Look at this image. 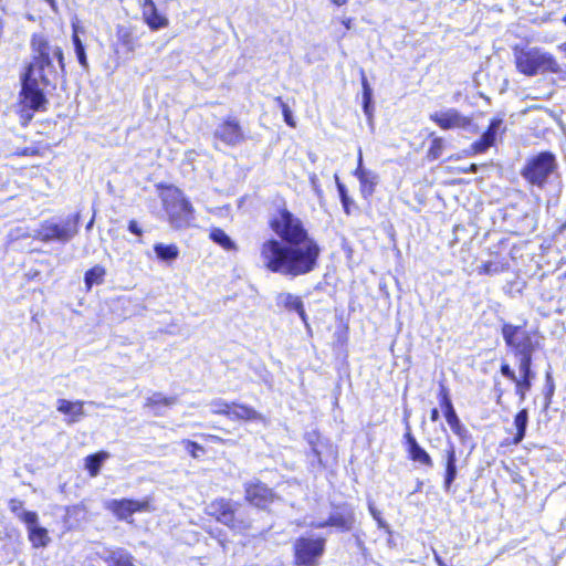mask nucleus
<instances>
[{"label":"nucleus","mask_w":566,"mask_h":566,"mask_svg":"<svg viewBox=\"0 0 566 566\" xmlns=\"http://www.w3.org/2000/svg\"><path fill=\"white\" fill-rule=\"evenodd\" d=\"M199 437L206 442H211V443H216V444L231 446V447L237 444V441L233 439H226L220 436L212 434V433H200Z\"/></svg>","instance_id":"nucleus-41"},{"label":"nucleus","mask_w":566,"mask_h":566,"mask_svg":"<svg viewBox=\"0 0 566 566\" xmlns=\"http://www.w3.org/2000/svg\"><path fill=\"white\" fill-rule=\"evenodd\" d=\"M448 424L455 436L464 440L469 436L468 429L461 423L455 410H449L444 415Z\"/></svg>","instance_id":"nucleus-33"},{"label":"nucleus","mask_w":566,"mask_h":566,"mask_svg":"<svg viewBox=\"0 0 566 566\" xmlns=\"http://www.w3.org/2000/svg\"><path fill=\"white\" fill-rule=\"evenodd\" d=\"M105 275H106V269L105 266L101 265V264H96L94 266H92L91 269H88L85 273H84V284H85V289L86 291H90L93 285H99L104 282V279H105Z\"/></svg>","instance_id":"nucleus-28"},{"label":"nucleus","mask_w":566,"mask_h":566,"mask_svg":"<svg viewBox=\"0 0 566 566\" xmlns=\"http://www.w3.org/2000/svg\"><path fill=\"white\" fill-rule=\"evenodd\" d=\"M338 190H339V195H340V199H342L344 209L347 213H349V198L346 195V190H345L344 186L338 185Z\"/></svg>","instance_id":"nucleus-51"},{"label":"nucleus","mask_w":566,"mask_h":566,"mask_svg":"<svg viewBox=\"0 0 566 566\" xmlns=\"http://www.w3.org/2000/svg\"><path fill=\"white\" fill-rule=\"evenodd\" d=\"M93 222H94V218H92V219L90 220V222L87 223V226H86V229H87V230H90V229L92 228Z\"/></svg>","instance_id":"nucleus-59"},{"label":"nucleus","mask_w":566,"mask_h":566,"mask_svg":"<svg viewBox=\"0 0 566 566\" xmlns=\"http://www.w3.org/2000/svg\"><path fill=\"white\" fill-rule=\"evenodd\" d=\"M517 366L520 373L517 379H525L526 381L532 384L533 379L535 378V373L532 370V366Z\"/></svg>","instance_id":"nucleus-46"},{"label":"nucleus","mask_w":566,"mask_h":566,"mask_svg":"<svg viewBox=\"0 0 566 566\" xmlns=\"http://www.w3.org/2000/svg\"><path fill=\"white\" fill-rule=\"evenodd\" d=\"M443 460L446 468L443 484L444 490L449 491L458 474L455 447L451 441H448V447L443 451Z\"/></svg>","instance_id":"nucleus-20"},{"label":"nucleus","mask_w":566,"mask_h":566,"mask_svg":"<svg viewBox=\"0 0 566 566\" xmlns=\"http://www.w3.org/2000/svg\"><path fill=\"white\" fill-rule=\"evenodd\" d=\"M157 189L172 192L176 196V200L171 203L168 212L169 223L176 229L189 227L195 219V208L190 200L184 196L178 187L172 185L158 184Z\"/></svg>","instance_id":"nucleus-8"},{"label":"nucleus","mask_w":566,"mask_h":566,"mask_svg":"<svg viewBox=\"0 0 566 566\" xmlns=\"http://www.w3.org/2000/svg\"><path fill=\"white\" fill-rule=\"evenodd\" d=\"M314 452L316 454L317 458H319V453L314 449ZM321 461V459H318Z\"/></svg>","instance_id":"nucleus-60"},{"label":"nucleus","mask_w":566,"mask_h":566,"mask_svg":"<svg viewBox=\"0 0 566 566\" xmlns=\"http://www.w3.org/2000/svg\"><path fill=\"white\" fill-rule=\"evenodd\" d=\"M180 443L182 444V447L185 448V450L187 451L191 459L197 460L206 454L205 447L198 443L197 441L190 439H182Z\"/></svg>","instance_id":"nucleus-37"},{"label":"nucleus","mask_w":566,"mask_h":566,"mask_svg":"<svg viewBox=\"0 0 566 566\" xmlns=\"http://www.w3.org/2000/svg\"><path fill=\"white\" fill-rule=\"evenodd\" d=\"M31 61L21 73V90L17 114L20 124L27 127L34 113L46 112L49 99L46 94L55 91L59 75H65L66 63L62 46L52 44L42 33H33L30 38Z\"/></svg>","instance_id":"nucleus-2"},{"label":"nucleus","mask_w":566,"mask_h":566,"mask_svg":"<svg viewBox=\"0 0 566 566\" xmlns=\"http://www.w3.org/2000/svg\"><path fill=\"white\" fill-rule=\"evenodd\" d=\"M243 500L254 509L270 513L280 496L262 480L252 479L243 484Z\"/></svg>","instance_id":"nucleus-9"},{"label":"nucleus","mask_w":566,"mask_h":566,"mask_svg":"<svg viewBox=\"0 0 566 566\" xmlns=\"http://www.w3.org/2000/svg\"><path fill=\"white\" fill-rule=\"evenodd\" d=\"M56 410L66 416L67 423H75L84 416V401L75 400L70 401L67 399H57Z\"/></svg>","instance_id":"nucleus-19"},{"label":"nucleus","mask_w":566,"mask_h":566,"mask_svg":"<svg viewBox=\"0 0 566 566\" xmlns=\"http://www.w3.org/2000/svg\"><path fill=\"white\" fill-rule=\"evenodd\" d=\"M72 43L81 67L84 71L88 70V60L86 55L85 45L78 35L77 27L75 24H73Z\"/></svg>","instance_id":"nucleus-30"},{"label":"nucleus","mask_w":566,"mask_h":566,"mask_svg":"<svg viewBox=\"0 0 566 566\" xmlns=\"http://www.w3.org/2000/svg\"><path fill=\"white\" fill-rule=\"evenodd\" d=\"M564 45H565V50H566V43Z\"/></svg>","instance_id":"nucleus-63"},{"label":"nucleus","mask_w":566,"mask_h":566,"mask_svg":"<svg viewBox=\"0 0 566 566\" xmlns=\"http://www.w3.org/2000/svg\"><path fill=\"white\" fill-rule=\"evenodd\" d=\"M494 391H495V394H496V403H497V405H501V403H502V397H503L504 391H503V389H502L500 386H497V385H495V386H494Z\"/></svg>","instance_id":"nucleus-54"},{"label":"nucleus","mask_w":566,"mask_h":566,"mask_svg":"<svg viewBox=\"0 0 566 566\" xmlns=\"http://www.w3.org/2000/svg\"><path fill=\"white\" fill-rule=\"evenodd\" d=\"M268 227L277 238H266L259 247V259L266 272L295 279L318 268L322 248L285 201L270 216Z\"/></svg>","instance_id":"nucleus-1"},{"label":"nucleus","mask_w":566,"mask_h":566,"mask_svg":"<svg viewBox=\"0 0 566 566\" xmlns=\"http://www.w3.org/2000/svg\"><path fill=\"white\" fill-rule=\"evenodd\" d=\"M557 170L556 156L551 151H542L526 160L521 176L531 185L543 188Z\"/></svg>","instance_id":"nucleus-5"},{"label":"nucleus","mask_w":566,"mask_h":566,"mask_svg":"<svg viewBox=\"0 0 566 566\" xmlns=\"http://www.w3.org/2000/svg\"><path fill=\"white\" fill-rule=\"evenodd\" d=\"M46 146L38 142L31 146L17 148L13 153V157H42L45 154Z\"/></svg>","instance_id":"nucleus-35"},{"label":"nucleus","mask_w":566,"mask_h":566,"mask_svg":"<svg viewBox=\"0 0 566 566\" xmlns=\"http://www.w3.org/2000/svg\"><path fill=\"white\" fill-rule=\"evenodd\" d=\"M361 85H363V109L368 119V124H369L370 128L373 129L374 128V122H373L374 105H373V99H371L373 90L369 86V84L367 83L365 75H363V77H361Z\"/></svg>","instance_id":"nucleus-27"},{"label":"nucleus","mask_w":566,"mask_h":566,"mask_svg":"<svg viewBox=\"0 0 566 566\" xmlns=\"http://www.w3.org/2000/svg\"><path fill=\"white\" fill-rule=\"evenodd\" d=\"M207 533L210 535V537L217 539L222 547L227 546L228 538L222 531L213 532L212 530H208Z\"/></svg>","instance_id":"nucleus-49"},{"label":"nucleus","mask_w":566,"mask_h":566,"mask_svg":"<svg viewBox=\"0 0 566 566\" xmlns=\"http://www.w3.org/2000/svg\"><path fill=\"white\" fill-rule=\"evenodd\" d=\"M468 171L475 174L478 171V166L475 164H471V166H470Z\"/></svg>","instance_id":"nucleus-56"},{"label":"nucleus","mask_w":566,"mask_h":566,"mask_svg":"<svg viewBox=\"0 0 566 566\" xmlns=\"http://www.w3.org/2000/svg\"><path fill=\"white\" fill-rule=\"evenodd\" d=\"M535 349L536 348H530L524 352L514 354V356L517 358V365L532 366L533 354H534Z\"/></svg>","instance_id":"nucleus-45"},{"label":"nucleus","mask_w":566,"mask_h":566,"mask_svg":"<svg viewBox=\"0 0 566 566\" xmlns=\"http://www.w3.org/2000/svg\"><path fill=\"white\" fill-rule=\"evenodd\" d=\"M439 398L440 406L443 409L444 413L449 412V410H454V407L449 396V391L444 386H441L440 388Z\"/></svg>","instance_id":"nucleus-44"},{"label":"nucleus","mask_w":566,"mask_h":566,"mask_svg":"<svg viewBox=\"0 0 566 566\" xmlns=\"http://www.w3.org/2000/svg\"><path fill=\"white\" fill-rule=\"evenodd\" d=\"M78 212L69 216L63 223H57L53 220H44L35 231V238L41 242H66L78 232Z\"/></svg>","instance_id":"nucleus-7"},{"label":"nucleus","mask_w":566,"mask_h":566,"mask_svg":"<svg viewBox=\"0 0 566 566\" xmlns=\"http://www.w3.org/2000/svg\"><path fill=\"white\" fill-rule=\"evenodd\" d=\"M336 343L338 346H343L346 344L348 339V326H339L338 331L336 332Z\"/></svg>","instance_id":"nucleus-48"},{"label":"nucleus","mask_w":566,"mask_h":566,"mask_svg":"<svg viewBox=\"0 0 566 566\" xmlns=\"http://www.w3.org/2000/svg\"><path fill=\"white\" fill-rule=\"evenodd\" d=\"M209 239L224 251H238L235 242L219 227H212L209 230Z\"/></svg>","instance_id":"nucleus-26"},{"label":"nucleus","mask_w":566,"mask_h":566,"mask_svg":"<svg viewBox=\"0 0 566 566\" xmlns=\"http://www.w3.org/2000/svg\"><path fill=\"white\" fill-rule=\"evenodd\" d=\"M50 7L55 8L56 7V0H44Z\"/></svg>","instance_id":"nucleus-57"},{"label":"nucleus","mask_w":566,"mask_h":566,"mask_svg":"<svg viewBox=\"0 0 566 566\" xmlns=\"http://www.w3.org/2000/svg\"><path fill=\"white\" fill-rule=\"evenodd\" d=\"M105 509L118 521H129L136 513L151 512L155 510L151 497H145L143 500L126 497L114 499L105 504Z\"/></svg>","instance_id":"nucleus-10"},{"label":"nucleus","mask_w":566,"mask_h":566,"mask_svg":"<svg viewBox=\"0 0 566 566\" xmlns=\"http://www.w3.org/2000/svg\"><path fill=\"white\" fill-rule=\"evenodd\" d=\"M274 102L281 108L285 124L291 128H295L296 122L292 115V111H291L290 106L287 105V103L284 102L282 96H276L274 98Z\"/></svg>","instance_id":"nucleus-39"},{"label":"nucleus","mask_w":566,"mask_h":566,"mask_svg":"<svg viewBox=\"0 0 566 566\" xmlns=\"http://www.w3.org/2000/svg\"><path fill=\"white\" fill-rule=\"evenodd\" d=\"M515 384V394L518 396L520 402L522 403L526 399V394L531 389L532 384L525 379H517L513 381Z\"/></svg>","instance_id":"nucleus-42"},{"label":"nucleus","mask_w":566,"mask_h":566,"mask_svg":"<svg viewBox=\"0 0 566 566\" xmlns=\"http://www.w3.org/2000/svg\"><path fill=\"white\" fill-rule=\"evenodd\" d=\"M128 231L138 237L143 234V229L138 226L136 220H129Z\"/></svg>","instance_id":"nucleus-52"},{"label":"nucleus","mask_w":566,"mask_h":566,"mask_svg":"<svg viewBox=\"0 0 566 566\" xmlns=\"http://www.w3.org/2000/svg\"><path fill=\"white\" fill-rule=\"evenodd\" d=\"M9 510L11 513H13L15 516L20 518V515L23 513L22 509L24 506L23 501L19 499H10L8 502Z\"/></svg>","instance_id":"nucleus-47"},{"label":"nucleus","mask_w":566,"mask_h":566,"mask_svg":"<svg viewBox=\"0 0 566 566\" xmlns=\"http://www.w3.org/2000/svg\"><path fill=\"white\" fill-rule=\"evenodd\" d=\"M546 378H547V381H551V379H552L549 374L546 375Z\"/></svg>","instance_id":"nucleus-61"},{"label":"nucleus","mask_w":566,"mask_h":566,"mask_svg":"<svg viewBox=\"0 0 566 566\" xmlns=\"http://www.w3.org/2000/svg\"><path fill=\"white\" fill-rule=\"evenodd\" d=\"M140 8L143 20L151 31L168 27L169 20L158 12L154 0H143Z\"/></svg>","instance_id":"nucleus-16"},{"label":"nucleus","mask_w":566,"mask_h":566,"mask_svg":"<svg viewBox=\"0 0 566 566\" xmlns=\"http://www.w3.org/2000/svg\"><path fill=\"white\" fill-rule=\"evenodd\" d=\"M178 403L177 396H166L161 392H154L144 401V408L150 410L156 416L164 415V411Z\"/></svg>","instance_id":"nucleus-18"},{"label":"nucleus","mask_w":566,"mask_h":566,"mask_svg":"<svg viewBox=\"0 0 566 566\" xmlns=\"http://www.w3.org/2000/svg\"><path fill=\"white\" fill-rule=\"evenodd\" d=\"M439 417H440V415H439V410H438L437 408H433V409L431 410V412H430V419H431V421H433V422L438 421V420H439Z\"/></svg>","instance_id":"nucleus-55"},{"label":"nucleus","mask_w":566,"mask_h":566,"mask_svg":"<svg viewBox=\"0 0 566 566\" xmlns=\"http://www.w3.org/2000/svg\"><path fill=\"white\" fill-rule=\"evenodd\" d=\"M503 271V266L500 265L499 263H494V262H485L483 263L481 266L478 268V273L479 274H484V275H494V274H499Z\"/></svg>","instance_id":"nucleus-43"},{"label":"nucleus","mask_w":566,"mask_h":566,"mask_svg":"<svg viewBox=\"0 0 566 566\" xmlns=\"http://www.w3.org/2000/svg\"><path fill=\"white\" fill-rule=\"evenodd\" d=\"M514 62L517 71L526 76H535L546 72L557 73L560 71L555 57L538 48H515Z\"/></svg>","instance_id":"nucleus-4"},{"label":"nucleus","mask_w":566,"mask_h":566,"mask_svg":"<svg viewBox=\"0 0 566 566\" xmlns=\"http://www.w3.org/2000/svg\"><path fill=\"white\" fill-rule=\"evenodd\" d=\"M506 127L502 118H492L488 129L482 134L481 138L470 146V154H483L495 145L499 135L505 132Z\"/></svg>","instance_id":"nucleus-15"},{"label":"nucleus","mask_w":566,"mask_h":566,"mask_svg":"<svg viewBox=\"0 0 566 566\" xmlns=\"http://www.w3.org/2000/svg\"><path fill=\"white\" fill-rule=\"evenodd\" d=\"M229 420L238 422H264L265 418L261 412L250 405L233 401Z\"/></svg>","instance_id":"nucleus-17"},{"label":"nucleus","mask_w":566,"mask_h":566,"mask_svg":"<svg viewBox=\"0 0 566 566\" xmlns=\"http://www.w3.org/2000/svg\"><path fill=\"white\" fill-rule=\"evenodd\" d=\"M117 43L125 52H134L138 46V36L135 34L134 29L125 25L116 27Z\"/></svg>","instance_id":"nucleus-23"},{"label":"nucleus","mask_w":566,"mask_h":566,"mask_svg":"<svg viewBox=\"0 0 566 566\" xmlns=\"http://www.w3.org/2000/svg\"><path fill=\"white\" fill-rule=\"evenodd\" d=\"M326 551L322 535H301L293 543V566H318Z\"/></svg>","instance_id":"nucleus-6"},{"label":"nucleus","mask_w":566,"mask_h":566,"mask_svg":"<svg viewBox=\"0 0 566 566\" xmlns=\"http://www.w3.org/2000/svg\"><path fill=\"white\" fill-rule=\"evenodd\" d=\"M429 118L444 130L460 128L470 133L478 132V126L473 124L472 119L464 116L457 108H447L434 112L430 114Z\"/></svg>","instance_id":"nucleus-11"},{"label":"nucleus","mask_w":566,"mask_h":566,"mask_svg":"<svg viewBox=\"0 0 566 566\" xmlns=\"http://www.w3.org/2000/svg\"><path fill=\"white\" fill-rule=\"evenodd\" d=\"M443 147H444V144H443V139L442 138H434L432 142H431V145L428 149V158L430 160H436L438 158L441 157L442 153H443Z\"/></svg>","instance_id":"nucleus-40"},{"label":"nucleus","mask_w":566,"mask_h":566,"mask_svg":"<svg viewBox=\"0 0 566 566\" xmlns=\"http://www.w3.org/2000/svg\"><path fill=\"white\" fill-rule=\"evenodd\" d=\"M356 177L360 181V191L364 197H367L373 193L374 187L378 182V177L376 174L369 170H365L361 168V155L359 154L358 166L356 167Z\"/></svg>","instance_id":"nucleus-22"},{"label":"nucleus","mask_w":566,"mask_h":566,"mask_svg":"<svg viewBox=\"0 0 566 566\" xmlns=\"http://www.w3.org/2000/svg\"><path fill=\"white\" fill-rule=\"evenodd\" d=\"M502 336L506 346L512 349L513 354L530 348H536V343L533 340L531 333L523 326L504 323L502 326Z\"/></svg>","instance_id":"nucleus-12"},{"label":"nucleus","mask_w":566,"mask_h":566,"mask_svg":"<svg viewBox=\"0 0 566 566\" xmlns=\"http://www.w3.org/2000/svg\"><path fill=\"white\" fill-rule=\"evenodd\" d=\"M405 439L408 446V453L412 461L418 462L426 467H432L433 462L429 453L417 442L416 438L411 434L409 426Z\"/></svg>","instance_id":"nucleus-21"},{"label":"nucleus","mask_w":566,"mask_h":566,"mask_svg":"<svg viewBox=\"0 0 566 566\" xmlns=\"http://www.w3.org/2000/svg\"><path fill=\"white\" fill-rule=\"evenodd\" d=\"M20 521L28 526V538L33 548L45 547L50 543L48 530L38 526V514L34 511H24L20 515Z\"/></svg>","instance_id":"nucleus-14"},{"label":"nucleus","mask_w":566,"mask_h":566,"mask_svg":"<svg viewBox=\"0 0 566 566\" xmlns=\"http://www.w3.org/2000/svg\"><path fill=\"white\" fill-rule=\"evenodd\" d=\"M331 1L337 6H340V4H344L347 0H331Z\"/></svg>","instance_id":"nucleus-58"},{"label":"nucleus","mask_w":566,"mask_h":566,"mask_svg":"<svg viewBox=\"0 0 566 566\" xmlns=\"http://www.w3.org/2000/svg\"><path fill=\"white\" fill-rule=\"evenodd\" d=\"M210 406L212 415L222 416L229 419L231 408L233 407V401H227L224 399L218 398L212 400Z\"/></svg>","instance_id":"nucleus-36"},{"label":"nucleus","mask_w":566,"mask_h":566,"mask_svg":"<svg viewBox=\"0 0 566 566\" xmlns=\"http://www.w3.org/2000/svg\"><path fill=\"white\" fill-rule=\"evenodd\" d=\"M213 137L227 146L234 147L245 140L244 129L233 116L224 117L213 133Z\"/></svg>","instance_id":"nucleus-13"},{"label":"nucleus","mask_w":566,"mask_h":566,"mask_svg":"<svg viewBox=\"0 0 566 566\" xmlns=\"http://www.w3.org/2000/svg\"><path fill=\"white\" fill-rule=\"evenodd\" d=\"M501 374L512 381L516 380L517 378L515 371L511 368V366L507 363H503L501 365Z\"/></svg>","instance_id":"nucleus-50"},{"label":"nucleus","mask_w":566,"mask_h":566,"mask_svg":"<svg viewBox=\"0 0 566 566\" xmlns=\"http://www.w3.org/2000/svg\"><path fill=\"white\" fill-rule=\"evenodd\" d=\"M154 251L158 259L163 261H172L179 256V249L175 243L164 244L156 243L154 245Z\"/></svg>","instance_id":"nucleus-32"},{"label":"nucleus","mask_w":566,"mask_h":566,"mask_svg":"<svg viewBox=\"0 0 566 566\" xmlns=\"http://www.w3.org/2000/svg\"><path fill=\"white\" fill-rule=\"evenodd\" d=\"M349 526H350L349 514H344V513H335V514L329 515L324 521H319V522L311 524V527H313V528L337 527L343 531L348 530Z\"/></svg>","instance_id":"nucleus-24"},{"label":"nucleus","mask_w":566,"mask_h":566,"mask_svg":"<svg viewBox=\"0 0 566 566\" xmlns=\"http://www.w3.org/2000/svg\"><path fill=\"white\" fill-rule=\"evenodd\" d=\"M203 515L208 521L223 525L233 534L244 535L253 527V521L242 503L230 497L217 496L203 507Z\"/></svg>","instance_id":"nucleus-3"},{"label":"nucleus","mask_w":566,"mask_h":566,"mask_svg":"<svg viewBox=\"0 0 566 566\" xmlns=\"http://www.w3.org/2000/svg\"><path fill=\"white\" fill-rule=\"evenodd\" d=\"M527 423H528V411H527V409L523 408L522 410H520L516 413V416L514 418V426L516 428V434L514 437L515 444L520 443L524 439Z\"/></svg>","instance_id":"nucleus-31"},{"label":"nucleus","mask_w":566,"mask_h":566,"mask_svg":"<svg viewBox=\"0 0 566 566\" xmlns=\"http://www.w3.org/2000/svg\"><path fill=\"white\" fill-rule=\"evenodd\" d=\"M563 21H564V23L566 24V15L564 17Z\"/></svg>","instance_id":"nucleus-62"},{"label":"nucleus","mask_w":566,"mask_h":566,"mask_svg":"<svg viewBox=\"0 0 566 566\" xmlns=\"http://www.w3.org/2000/svg\"><path fill=\"white\" fill-rule=\"evenodd\" d=\"M369 512L373 515V517L378 522V524L381 526L382 520H381V513L378 511L371 503H369Z\"/></svg>","instance_id":"nucleus-53"},{"label":"nucleus","mask_w":566,"mask_h":566,"mask_svg":"<svg viewBox=\"0 0 566 566\" xmlns=\"http://www.w3.org/2000/svg\"><path fill=\"white\" fill-rule=\"evenodd\" d=\"M284 306L289 310V311H294L298 314V316L301 317V319L306 323L307 321V314L305 312V308H304V304H303V301L300 296H296V295H293V294H290L287 293L284 297Z\"/></svg>","instance_id":"nucleus-34"},{"label":"nucleus","mask_w":566,"mask_h":566,"mask_svg":"<svg viewBox=\"0 0 566 566\" xmlns=\"http://www.w3.org/2000/svg\"><path fill=\"white\" fill-rule=\"evenodd\" d=\"M107 566H136L134 556L124 549L112 552L106 558Z\"/></svg>","instance_id":"nucleus-29"},{"label":"nucleus","mask_w":566,"mask_h":566,"mask_svg":"<svg viewBox=\"0 0 566 566\" xmlns=\"http://www.w3.org/2000/svg\"><path fill=\"white\" fill-rule=\"evenodd\" d=\"M274 102L281 108L285 124L291 128H295L296 122L292 115V111H291L290 106L287 105V103L284 102L282 96H276L274 98Z\"/></svg>","instance_id":"nucleus-38"},{"label":"nucleus","mask_w":566,"mask_h":566,"mask_svg":"<svg viewBox=\"0 0 566 566\" xmlns=\"http://www.w3.org/2000/svg\"><path fill=\"white\" fill-rule=\"evenodd\" d=\"M109 458L107 451H97L88 454L84 458V467L91 478H95L99 474L101 468L105 460Z\"/></svg>","instance_id":"nucleus-25"}]
</instances>
